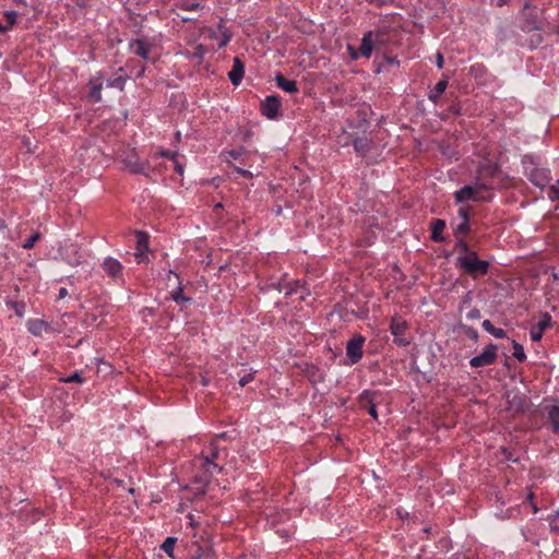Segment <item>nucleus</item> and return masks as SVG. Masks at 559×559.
Returning a JSON list of instances; mask_svg holds the SVG:
<instances>
[{
	"instance_id": "1",
	"label": "nucleus",
	"mask_w": 559,
	"mask_h": 559,
	"mask_svg": "<svg viewBox=\"0 0 559 559\" xmlns=\"http://www.w3.org/2000/svg\"><path fill=\"white\" fill-rule=\"evenodd\" d=\"M218 447L213 440L209 445V452L203 453L200 459L203 472L198 474L193 478V483L197 485V489L203 491L210 484L212 477L222 472V467L215 462L218 457Z\"/></svg>"
},
{
	"instance_id": "2",
	"label": "nucleus",
	"mask_w": 559,
	"mask_h": 559,
	"mask_svg": "<svg viewBox=\"0 0 559 559\" xmlns=\"http://www.w3.org/2000/svg\"><path fill=\"white\" fill-rule=\"evenodd\" d=\"M493 189L495 185L491 182L475 180L473 185H465L461 189L456 190L453 197L457 204L466 201L490 202L492 200V194L481 195L480 191H489Z\"/></svg>"
},
{
	"instance_id": "3",
	"label": "nucleus",
	"mask_w": 559,
	"mask_h": 559,
	"mask_svg": "<svg viewBox=\"0 0 559 559\" xmlns=\"http://www.w3.org/2000/svg\"><path fill=\"white\" fill-rule=\"evenodd\" d=\"M455 266L472 278H478L488 274L490 263L478 257L477 252L469 255H457Z\"/></svg>"
},
{
	"instance_id": "4",
	"label": "nucleus",
	"mask_w": 559,
	"mask_h": 559,
	"mask_svg": "<svg viewBox=\"0 0 559 559\" xmlns=\"http://www.w3.org/2000/svg\"><path fill=\"white\" fill-rule=\"evenodd\" d=\"M521 28L524 32L542 31L539 10L527 0L521 11Z\"/></svg>"
},
{
	"instance_id": "5",
	"label": "nucleus",
	"mask_w": 559,
	"mask_h": 559,
	"mask_svg": "<svg viewBox=\"0 0 559 559\" xmlns=\"http://www.w3.org/2000/svg\"><path fill=\"white\" fill-rule=\"evenodd\" d=\"M409 325L406 320L400 316H393L390 320V332L393 335V343L399 347H406L412 343L411 338L405 337Z\"/></svg>"
},
{
	"instance_id": "6",
	"label": "nucleus",
	"mask_w": 559,
	"mask_h": 559,
	"mask_svg": "<svg viewBox=\"0 0 559 559\" xmlns=\"http://www.w3.org/2000/svg\"><path fill=\"white\" fill-rule=\"evenodd\" d=\"M498 358V346L495 344L487 345L479 355L474 356L469 360L473 368H481L496 362Z\"/></svg>"
},
{
	"instance_id": "7",
	"label": "nucleus",
	"mask_w": 559,
	"mask_h": 559,
	"mask_svg": "<svg viewBox=\"0 0 559 559\" xmlns=\"http://www.w3.org/2000/svg\"><path fill=\"white\" fill-rule=\"evenodd\" d=\"M282 108V99L278 95H269L260 104V112L267 119H276Z\"/></svg>"
},
{
	"instance_id": "8",
	"label": "nucleus",
	"mask_w": 559,
	"mask_h": 559,
	"mask_svg": "<svg viewBox=\"0 0 559 559\" xmlns=\"http://www.w3.org/2000/svg\"><path fill=\"white\" fill-rule=\"evenodd\" d=\"M366 338L360 335H354L346 344V356L350 365L357 364L362 358V347Z\"/></svg>"
},
{
	"instance_id": "9",
	"label": "nucleus",
	"mask_w": 559,
	"mask_h": 559,
	"mask_svg": "<svg viewBox=\"0 0 559 559\" xmlns=\"http://www.w3.org/2000/svg\"><path fill=\"white\" fill-rule=\"evenodd\" d=\"M59 253L63 261L71 266H78L83 261V253L76 243H66L59 248Z\"/></svg>"
},
{
	"instance_id": "10",
	"label": "nucleus",
	"mask_w": 559,
	"mask_h": 559,
	"mask_svg": "<svg viewBox=\"0 0 559 559\" xmlns=\"http://www.w3.org/2000/svg\"><path fill=\"white\" fill-rule=\"evenodd\" d=\"M471 206L462 205L457 210V216L461 222L453 227V235L457 236H467L472 231L471 227Z\"/></svg>"
},
{
	"instance_id": "11",
	"label": "nucleus",
	"mask_w": 559,
	"mask_h": 559,
	"mask_svg": "<svg viewBox=\"0 0 559 559\" xmlns=\"http://www.w3.org/2000/svg\"><path fill=\"white\" fill-rule=\"evenodd\" d=\"M118 158L131 174H145L146 165L140 162L139 157L133 152L123 153Z\"/></svg>"
},
{
	"instance_id": "12",
	"label": "nucleus",
	"mask_w": 559,
	"mask_h": 559,
	"mask_svg": "<svg viewBox=\"0 0 559 559\" xmlns=\"http://www.w3.org/2000/svg\"><path fill=\"white\" fill-rule=\"evenodd\" d=\"M499 174L500 168L496 163L480 164L476 169V180L491 182L493 185L492 180L497 178Z\"/></svg>"
},
{
	"instance_id": "13",
	"label": "nucleus",
	"mask_w": 559,
	"mask_h": 559,
	"mask_svg": "<svg viewBox=\"0 0 559 559\" xmlns=\"http://www.w3.org/2000/svg\"><path fill=\"white\" fill-rule=\"evenodd\" d=\"M377 396H378L377 392H372L369 390H364L358 396L359 405L362 408H366L368 414L373 419H378V412H377V406H376Z\"/></svg>"
},
{
	"instance_id": "14",
	"label": "nucleus",
	"mask_w": 559,
	"mask_h": 559,
	"mask_svg": "<svg viewBox=\"0 0 559 559\" xmlns=\"http://www.w3.org/2000/svg\"><path fill=\"white\" fill-rule=\"evenodd\" d=\"M551 325V316L548 312H544L539 321L534 324L530 330V336L533 342H539L547 328Z\"/></svg>"
},
{
	"instance_id": "15",
	"label": "nucleus",
	"mask_w": 559,
	"mask_h": 559,
	"mask_svg": "<svg viewBox=\"0 0 559 559\" xmlns=\"http://www.w3.org/2000/svg\"><path fill=\"white\" fill-rule=\"evenodd\" d=\"M245 75V63L239 57H235L233 60V68L228 72V79L233 85L237 86L241 83Z\"/></svg>"
},
{
	"instance_id": "16",
	"label": "nucleus",
	"mask_w": 559,
	"mask_h": 559,
	"mask_svg": "<svg viewBox=\"0 0 559 559\" xmlns=\"http://www.w3.org/2000/svg\"><path fill=\"white\" fill-rule=\"evenodd\" d=\"M530 181L539 188H544L549 183L550 177L549 171L544 168H533L528 175Z\"/></svg>"
},
{
	"instance_id": "17",
	"label": "nucleus",
	"mask_w": 559,
	"mask_h": 559,
	"mask_svg": "<svg viewBox=\"0 0 559 559\" xmlns=\"http://www.w3.org/2000/svg\"><path fill=\"white\" fill-rule=\"evenodd\" d=\"M274 80L278 88L289 94H296L299 92L298 84L295 80L286 79L282 73H275Z\"/></svg>"
},
{
	"instance_id": "18",
	"label": "nucleus",
	"mask_w": 559,
	"mask_h": 559,
	"mask_svg": "<svg viewBox=\"0 0 559 559\" xmlns=\"http://www.w3.org/2000/svg\"><path fill=\"white\" fill-rule=\"evenodd\" d=\"M444 228H445V221H443L441 218L433 219L430 224V230H431L430 240L433 242H444L447 240L445 237L442 235V231L444 230Z\"/></svg>"
},
{
	"instance_id": "19",
	"label": "nucleus",
	"mask_w": 559,
	"mask_h": 559,
	"mask_svg": "<svg viewBox=\"0 0 559 559\" xmlns=\"http://www.w3.org/2000/svg\"><path fill=\"white\" fill-rule=\"evenodd\" d=\"M103 269L108 276L116 278L122 272V264L117 259L107 257L103 262Z\"/></svg>"
},
{
	"instance_id": "20",
	"label": "nucleus",
	"mask_w": 559,
	"mask_h": 559,
	"mask_svg": "<svg viewBox=\"0 0 559 559\" xmlns=\"http://www.w3.org/2000/svg\"><path fill=\"white\" fill-rule=\"evenodd\" d=\"M27 330L35 336H40L44 332L51 331V325L40 319H33L27 322Z\"/></svg>"
},
{
	"instance_id": "21",
	"label": "nucleus",
	"mask_w": 559,
	"mask_h": 559,
	"mask_svg": "<svg viewBox=\"0 0 559 559\" xmlns=\"http://www.w3.org/2000/svg\"><path fill=\"white\" fill-rule=\"evenodd\" d=\"M374 43L372 39V32L369 31L364 34L359 46L360 56L369 59L372 55Z\"/></svg>"
},
{
	"instance_id": "22",
	"label": "nucleus",
	"mask_w": 559,
	"mask_h": 559,
	"mask_svg": "<svg viewBox=\"0 0 559 559\" xmlns=\"http://www.w3.org/2000/svg\"><path fill=\"white\" fill-rule=\"evenodd\" d=\"M88 84L91 86L90 97L94 102H100L102 100L100 91H102V87H103V76L100 74H98V75L92 78L90 80Z\"/></svg>"
},
{
	"instance_id": "23",
	"label": "nucleus",
	"mask_w": 559,
	"mask_h": 559,
	"mask_svg": "<svg viewBox=\"0 0 559 559\" xmlns=\"http://www.w3.org/2000/svg\"><path fill=\"white\" fill-rule=\"evenodd\" d=\"M449 84L448 78L440 80L435 87L429 92L428 99L432 103H438L440 96L444 93Z\"/></svg>"
},
{
	"instance_id": "24",
	"label": "nucleus",
	"mask_w": 559,
	"mask_h": 559,
	"mask_svg": "<svg viewBox=\"0 0 559 559\" xmlns=\"http://www.w3.org/2000/svg\"><path fill=\"white\" fill-rule=\"evenodd\" d=\"M353 146H354L355 152L365 156L368 152H370L372 142H371V140H369L366 136L356 138L353 141Z\"/></svg>"
},
{
	"instance_id": "25",
	"label": "nucleus",
	"mask_w": 559,
	"mask_h": 559,
	"mask_svg": "<svg viewBox=\"0 0 559 559\" xmlns=\"http://www.w3.org/2000/svg\"><path fill=\"white\" fill-rule=\"evenodd\" d=\"M134 53L144 60L148 59L150 46L143 39H135L130 43Z\"/></svg>"
},
{
	"instance_id": "26",
	"label": "nucleus",
	"mask_w": 559,
	"mask_h": 559,
	"mask_svg": "<svg viewBox=\"0 0 559 559\" xmlns=\"http://www.w3.org/2000/svg\"><path fill=\"white\" fill-rule=\"evenodd\" d=\"M465 236L455 237L454 250L459 252V255H469V253H475V250H472L464 238Z\"/></svg>"
},
{
	"instance_id": "27",
	"label": "nucleus",
	"mask_w": 559,
	"mask_h": 559,
	"mask_svg": "<svg viewBox=\"0 0 559 559\" xmlns=\"http://www.w3.org/2000/svg\"><path fill=\"white\" fill-rule=\"evenodd\" d=\"M481 326L486 332H488L496 338L507 337V332L503 329L493 326V324L490 322V320H484L481 323Z\"/></svg>"
},
{
	"instance_id": "28",
	"label": "nucleus",
	"mask_w": 559,
	"mask_h": 559,
	"mask_svg": "<svg viewBox=\"0 0 559 559\" xmlns=\"http://www.w3.org/2000/svg\"><path fill=\"white\" fill-rule=\"evenodd\" d=\"M136 236V247L135 250L148 251V234L142 230L134 231Z\"/></svg>"
},
{
	"instance_id": "29",
	"label": "nucleus",
	"mask_w": 559,
	"mask_h": 559,
	"mask_svg": "<svg viewBox=\"0 0 559 559\" xmlns=\"http://www.w3.org/2000/svg\"><path fill=\"white\" fill-rule=\"evenodd\" d=\"M508 403L512 409L522 411L525 407V397L519 393L513 394L511 397L508 395Z\"/></svg>"
},
{
	"instance_id": "30",
	"label": "nucleus",
	"mask_w": 559,
	"mask_h": 559,
	"mask_svg": "<svg viewBox=\"0 0 559 559\" xmlns=\"http://www.w3.org/2000/svg\"><path fill=\"white\" fill-rule=\"evenodd\" d=\"M177 306H180V311L183 310V307H186L187 304L192 305L194 301L191 297L186 296L183 294V288L181 287V283L177 285Z\"/></svg>"
},
{
	"instance_id": "31",
	"label": "nucleus",
	"mask_w": 559,
	"mask_h": 559,
	"mask_svg": "<svg viewBox=\"0 0 559 559\" xmlns=\"http://www.w3.org/2000/svg\"><path fill=\"white\" fill-rule=\"evenodd\" d=\"M177 8H180L182 10H187V11H198V10H202L203 5L197 0H180V1H177Z\"/></svg>"
},
{
	"instance_id": "32",
	"label": "nucleus",
	"mask_w": 559,
	"mask_h": 559,
	"mask_svg": "<svg viewBox=\"0 0 559 559\" xmlns=\"http://www.w3.org/2000/svg\"><path fill=\"white\" fill-rule=\"evenodd\" d=\"M162 549L170 557L175 558V536H168L162 545Z\"/></svg>"
},
{
	"instance_id": "33",
	"label": "nucleus",
	"mask_w": 559,
	"mask_h": 559,
	"mask_svg": "<svg viewBox=\"0 0 559 559\" xmlns=\"http://www.w3.org/2000/svg\"><path fill=\"white\" fill-rule=\"evenodd\" d=\"M512 347H513L514 358L518 359L520 362L525 361L526 355H525L523 346L520 343H518L516 341H512Z\"/></svg>"
},
{
	"instance_id": "34",
	"label": "nucleus",
	"mask_w": 559,
	"mask_h": 559,
	"mask_svg": "<svg viewBox=\"0 0 559 559\" xmlns=\"http://www.w3.org/2000/svg\"><path fill=\"white\" fill-rule=\"evenodd\" d=\"M127 80H128L127 75H118L111 80H108L107 86L122 91Z\"/></svg>"
},
{
	"instance_id": "35",
	"label": "nucleus",
	"mask_w": 559,
	"mask_h": 559,
	"mask_svg": "<svg viewBox=\"0 0 559 559\" xmlns=\"http://www.w3.org/2000/svg\"><path fill=\"white\" fill-rule=\"evenodd\" d=\"M548 421L552 425L559 421V405H550L546 407Z\"/></svg>"
},
{
	"instance_id": "36",
	"label": "nucleus",
	"mask_w": 559,
	"mask_h": 559,
	"mask_svg": "<svg viewBox=\"0 0 559 559\" xmlns=\"http://www.w3.org/2000/svg\"><path fill=\"white\" fill-rule=\"evenodd\" d=\"M40 238H41L40 233H38V231L34 233L32 236H29V237L24 241V243H23V248H24V249H27V250L32 249V248L35 246L36 241H37V240H39Z\"/></svg>"
},
{
	"instance_id": "37",
	"label": "nucleus",
	"mask_w": 559,
	"mask_h": 559,
	"mask_svg": "<svg viewBox=\"0 0 559 559\" xmlns=\"http://www.w3.org/2000/svg\"><path fill=\"white\" fill-rule=\"evenodd\" d=\"M461 329L464 331V333L473 341L478 340V332L473 326L462 324Z\"/></svg>"
},
{
	"instance_id": "38",
	"label": "nucleus",
	"mask_w": 559,
	"mask_h": 559,
	"mask_svg": "<svg viewBox=\"0 0 559 559\" xmlns=\"http://www.w3.org/2000/svg\"><path fill=\"white\" fill-rule=\"evenodd\" d=\"M547 195L550 201H559V186H550Z\"/></svg>"
},
{
	"instance_id": "39",
	"label": "nucleus",
	"mask_w": 559,
	"mask_h": 559,
	"mask_svg": "<svg viewBox=\"0 0 559 559\" xmlns=\"http://www.w3.org/2000/svg\"><path fill=\"white\" fill-rule=\"evenodd\" d=\"M253 374H254L253 371L246 372L243 376L238 374L239 376V380H238L239 385L241 388H243L249 382H251L253 380Z\"/></svg>"
},
{
	"instance_id": "40",
	"label": "nucleus",
	"mask_w": 559,
	"mask_h": 559,
	"mask_svg": "<svg viewBox=\"0 0 559 559\" xmlns=\"http://www.w3.org/2000/svg\"><path fill=\"white\" fill-rule=\"evenodd\" d=\"M61 381L66 382V383H71V382L82 383L83 382V378H82L80 372H74L71 376L67 377V378H62Z\"/></svg>"
},
{
	"instance_id": "41",
	"label": "nucleus",
	"mask_w": 559,
	"mask_h": 559,
	"mask_svg": "<svg viewBox=\"0 0 559 559\" xmlns=\"http://www.w3.org/2000/svg\"><path fill=\"white\" fill-rule=\"evenodd\" d=\"M543 43V36L540 33H536L533 35L531 39V44L528 45L530 49H535L537 46H539Z\"/></svg>"
},
{
	"instance_id": "42",
	"label": "nucleus",
	"mask_w": 559,
	"mask_h": 559,
	"mask_svg": "<svg viewBox=\"0 0 559 559\" xmlns=\"http://www.w3.org/2000/svg\"><path fill=\"white\" fill-rule=\"evenodd\" d=\"M16 12L15 11H5L4 12V17L7 19L8 21V24L10 26H13L15 23H16Z\"/></svg>"
},
{
	"instance_id": "43",
	"label": "nucleus",
	"mask_w": 559,
	"mask_h": 559,
	"mask_svg": "<svg viewBox=\"0 0 559 559\" xmlns=\"http://www.w3.org/2000/svg\"><path fill=\"white\" fill-rule=\"evenodd\" d=\"M481 317V312L478 308H473L466 313V318L468 320H479Z\"/></svg>"
},
{
	"instance_id": "44",
	"label": "nucleus",
	"mask_w": 559,
	"mask_h": 559,
	"mask_svg": "<svg viewBox=\"0 0 559 559\" xmlns=\"http://www.w3.org/2000/svg\"><path fill=\"white\" fill-rule=\"evenodd\" d=\"M84 323L87 325V326H96L98 323H97V316L94 314V313H88L86 314L85 317V320H84Z\"/></svg>"
},
{
	"instance_id": "45",
	"label": "nucleus",
	"mask_w": 559,
	"mask_h": 559,
	"mask_svg": "<svg viewBox=\"0 0 559 559\" xmlns=\"http://www.w3.org/2000/svg\"><path fill=\"white\" fill-rule=\"evenodd\" d=\"M156 155H158V156H160V157L169 158L170 160H174V162H175V152H173V151H169V150H162V151H159L158 153H156Z\"/></svg>"
},
{
	"instance_id": "46",
	"label": "nucleus",
	"mask_w": 559,
	"mask_h": 559,
	"mask_svg": "<svg viewBox=\"0 0 559 559\" xmlns=\"http://www.w3.org/2000/svg\"><path fill=\"white\" fill-rule=\"evenodd\" d=\"M348 55L353 60H357L360 56V51H357L354 46H347Z\"/></svg>"
},
{
	"instance_id": "47",
	"label": "nucleus",
	"mask_w": 559,
	"mask_h": 559,
	"mask_svg": "<svg viewBox=\"0 0 559 559\" xmlns=\"http://www.w3.org/2000/svg\"><path fill=\"white\" fill-rule=\"evenodd\" d=\"M145 251H142V250H136L135 253H134V257L136 259V261L139 263H142L144 262V260L146 259V255H145Z\"/></svg>"
},
{
	"instance_id": "48",
	"label": "nucleus",
	"mask_w": 559,
	"mask_h": 559,
	"mask_svg": "<svg viewBox=\"0 0 559 559\" xmlns=\"http://www.w3.org/2000/svg\"><path fill=\"white\" fill-rule=\"evenodd\" d=\"M443 63H444V61H443L442 53L441 52H437V55H436V64H437L438 69H442L443 68Z\"/></svg>"
},
{
	"instance_id": "49",
	"label": "nucleus",
	"mask_w": 559,
	"mask_h": 559,
	"mask_svg": "<svg viewBox=\"0 0 559 559\" xmlns=\"http://www.w3.org/2000/svg\"><path fill=\"white\" fill-rule=\"evenodd\" d=\"M186 519L188 520V524L191 526V527H194L195 525H198V522L195 521L194 519V515L193 514H187L186 515Z\"/></svg>"
},
{
	"instance_id": "50",
	"label": "nucleus",
	"mask_w": 559,
	"mask_h": 559,
	"mask_svg": "<svg viewBox=\"0 0 559 559\" xmlns=\"http://www.w3.org/2000/svg\"><path fill=\"white\" fill-rule=\"evenodd\" d=\"M205 53V49L202 46L197 47V52L194 53L199 59H202Z\"/></svg>"
},
{
	"instance_id": "51",
	"label": "nucleus",
	"mask_w": 559,
	"mask_h": 559,
	"mask_svg": "<svg viewBox=\"0 0 559 559\" xmlns=\"http://www.w3.org/2000/svg\"><path fill=\"white\" fill-rule=\"evenodd\" d=\"M68 295V290L66 287H61L58 293V299H63Z\"/></svg>"
},
{
	"instance_id": "52",
	"label": "nucleus",
	"mask_w": 559,
	"mask_h": 559,
	"mask_svg": "<svg viewBox=\"0 0 559 559\" xmlns=\"http://www.w3.org/2000/svg\"><path fill=\"white\" fill-rule=\"evenodd\" d=\"M236 170H237L238 174H240L243 177H251L252 176V174L249 170H245V169H241V168H236Z\"/></svg>"
},
{
	"instance_id": "53",
	"label": "nucleus",
	"mask_w": 559,
	"mask_h": 559,
	"mask_svg": "<svg viewBox=\"0 0 559 559\" xmlns=\"http://www.w3.org/2000/svg\"><path fill=\"white\" fill-rule=\"evenodd\" d=\"M491 4L500 8L507 4V0H491Z\"/></svg>"
},
{
	"instance_id": "54",
	"label": "nucleus",
	"mask_w": 559,
	"mask_h": 559,
	"mask_svg": "<svg viewBox=\"0 0 559 559\" xmlns=\"http://www.w3.org/2000/svg\"><path fill=\"white\" fill-rule=\"evenodd\" d=\"M229 40H230V37H229L228 35H225V36L223 37V39L221 40L219 45H218V46H219V48H222V47H224L225 45H227V43H228Z\"/></svg>"
},
{
	"instance_id": "55",
	"label": "nucleus",
	"mask_w": 559,
	"mask_h": 559,
	"mask_svg": "<svg viewBox=\"0 0 559 559\" xmlns=\"http://www.w3.org/2000/svg\"><path fill=\"white\" fill-rule=\"evenodd\" d=\"M23 143L26 146L28 153H34V151L31 148V143L27 139H23Z\"/></svg>"
},
{
	"instance_id": "56",
	"label": "nucleus",
	"mask_w": 559,
	"mask_h": 559,
	"mask_svg": "<svg viewBox=\"0 0 559 559\" xmlns=\"http://www.w3.org/2000/svg\"><path fill=\"white\" fill-rule=\"evenodd\" d=\"M180 20H181V22H183V23H185V22H192V21H195V20H197V17H194V16H181V17H180Z\"/></svg>"
},
{
	"instance_id": "57",
	"label": "nucleus",
	"mask_w": 559,
	"mask_h": 559,
	"mask_svg": "<svg viewBox=\"0 0 559 559\" xmlns=\"http://www.w3.org/2000/svg\"><path fill=\"white\" fill-rule=\"evenodd\" d=\"M299 286H300V283H299V282H297V283H296V288H290L289 290H287V292L285 293V295H292V294H294V293H297V288H298Z\"/></svg>"
},
{
	"instance_id": "58",
	"label": "nucleus",
	"mask_w": 559,
	"mask_h": 559,
	"mask_svg": "<svg viewBox=\"0 0 559 559\" xmlns=\"http://www.w3.org/2000/svg\"><path fill=\"white\" fill-rule=\"evenodd\" d=\"M554 432L559 433V420L551 425Z\"/></svg>"
},
{
	"instance_id": "59",
	"label": "nucleus",
	"mask_w": 559,
	"mask_h": 559,
	"mask_svg": "<svg viewBox=\"0 0 559 559\" xmlns=\"http://www.w3.org/2000/svg\"><path fill=\"white\" fill-rule=\"evenodd\" d=\"M276 533H278L282 537H284L286 539L289 537V535L286 531H277Z\"/></svg>"
},
{
	"instance_id": "60",
	"label": "nucleus",
	"mask_w": 559,
	"mask_h": 559,
	"mask_svg": "<svg viewBox=\"0 0 559 559\" xmlns=\"http://www.w3.org/2000/svg\"><path fill=\"white\" fill-rule=\"evenodd\" d=\"M5 228H7L5 222L2 218H0V231L4 230Z\"/></svg>"
},
{
	"instance_id": "61",
	"label": "nucleus",
	"mask_w": 559,
	"mask_h": 559,
	"mask_svg": "<svg viewBox=\"0 0 559 559\" xmlns=\"http://www.w3.org/2000/svg\"><path fill=\"white\" fill-rule=\"evenodd\" d=\"M226 437H227V432H222V433L216 435L215 440L216 439H225Z\"/></svg>"
},
{
	"instance_id": "62",
	"label": "nucleus",
	"mask_w": 559,
	"mask_h": 559,
	"mask_svg": "<svg viewBox=\"0 0 559 559\" xmlns=\"http://www.w3.org/2000/svg\"><path fill=\"white\" fill-rule=\"evenodd\" d=\"M176 169H177V174H179V175L182 174L183 168L180 164L177 163Z\"/></svg>"
},
{
	"instance_id": "63",
	"label": "nucleus",
	"mask_w": 559,
	"mask_h": 559,
	"mask_svg": "<svg viewBox=\"0 0 559 559\" xmlns=\"http://www.w3.org/2000/svg\"><path fill=\"white\" fill-rule=\"evenodd\" d=\"M388 62L390 64H394V63L399 64V61L396 60V58H388Z\"/></svg>"
},
{
	"instance_id": "64",
	"label": "nucleus",
	"mask_w": 559,
	"mask_h": 559,
	"mask_svg": "<svg viewBox=\"0 0 559 559\" xmlns=\"http://www.w3.org/2000/svg\"><path fill=\"white\" fill-rule=\"evenodd\" d=\"M229 154L234 157V158H237L239 156V153L235 152V151H231L229 152Z\"/></svg>"
}]
</instances>
